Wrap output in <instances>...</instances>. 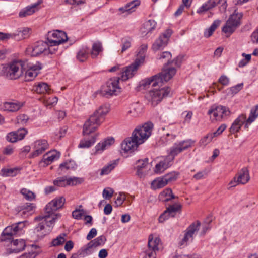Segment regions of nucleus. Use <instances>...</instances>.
Returning a JSON list of instances; mask_svg holds the SVG:
<instances>
[{"label": "nucleus", "instance_id": "4468645a", "mask_svg": "<svg viewBox=\"0 0 258 258\" xmlns=\"http://www.w3.org/2000/svg\"><path fill=\"white\" fill-rule=\"evenodd\" d=\"M68 39L67 34L59 30H55L52 32H49L47 34V40L51 46L58 45L66 42Z\"/></svg>", "mask_w": 258, "mask_h": 258}, {"label": "nucleus", "instance_id": "f704fd0d", "mask_svg": "<svg viewBox=\"0 0 258 258\" xmlns=\"http://www.w3.org/2000/svg\"><path fill=\"white\" fill-rule=\"evenodd\" d=\"M167 184L166 180L164 176L154 179L151 183V187L154 190H156L164 187Z\"/></svg>", "mask_w": 258, "mask_h": 258}, {"label": "nucleus", "instance_id": "0e129e2a", "mask_svg": "<svg viewBox=\"0 0 258 258\" xmlns=\"http://www.w3.org/2000/svg\"><path fill=\"white\" fill-rule=\"evenodd\" d=\"M83 214V210L76 209L73 211L72 216L74 218L79 220L81 219Z\"/></svg>", "mask_w": 258, "mask_h": 258}, {"label": "nucleus", "instance_id": "338daca9", "mask_svg": "<svg viewBox=\"0 0 258 258\" xmlns=\"http://www.w3.org/2000/svg\"><path fill=\"white\" fill-rule=\"evenodd\" d=\"M250 179L248 171L246 168L243 169V184L248 182Z\"/></svg>", "mask_w": 258, "mask_h": 258}, {"label": "nucleus", "instance_id": "5fc2aeb1", "mask_svg": "<svg viewBox=\"0 0 258 258\" xmlns=\"http://www.w3.org/2000/svg\"><path fill=\"white\" fill-rule=\"evenodd\" d=\"M242 182V174H239L238 177H234L233 179L229 183L230 187L228 189L231 187H235L238 184Z\"/></svg>", "mask_w": 258, "mask_h": 258}, {"label": "nucleus", "instance_id": "a878e982", "mask_svg": "<svg viewBox=\"0 0 258 258\" xmlns=\"http://www.w3.org/2000/svg\"><path fill=\"white\" fill-rule=\"evenodd\" d=\"M137 175L138 176L142 177L143 174L150 168V165L148 163V159L145 158L144 160H139L137 161Z\"/></svg>", "mask_w": 258, "mask_h": 258}, {"label": "nucleus", "instance_id": "8fccbe9b", "mask_svg": "<svg viewBox=\"0 0 258 258\" xmlns=\"http://www.w3.org/2000/svg\"><path fill=\"white\" fill-rule=\"evenodd\" d=\"M140 1L139 0H133L125 5L126 7L128 10V14L135 11V8L139 6Z\"/></svg>", "mask_w": 258, "mask_h": 258}, {"label": "nucleus", "instance_id": "e433bc0d", "mask_svg": "<svg viewBox=\"0 0 258 258\" xmlns=\"http://www.w3.org/2000/svg\"><path fill=\"white\" fill-rule=\"evenodd\" d=\"M33 90L36 92L37 93L44 94L49 93L50 89L47 83L40 82L33 86Z\"/></svg>", "mask_w": 258, "mask_h": 258}, {"label": "nucleus", "instance_id": "bf43d9fd", "mask_svg": "<svg viewBox=\"0 0 258 258\" xmlns=\"http://www.w3.org/2000/svg\"><path fill=\"white\" fill-rule=\"evenodd\" d=\"M17 119L18 123L24 124L27 122L29 117L25 114H21L17 117Z\"/></svg>", "mask_w": 258, "mask_h": 258}, {"label": "nucleus", "instance_id": "cd10ccee", "mask_svg": "<svg viewBox=\"0 0 258 258\" xmlns=\"http://www.w3.org/2000/svg\"><path fill=\"white\" fill-rule=\"evenodd\" d=\"M242 126V115H239L232 124L229 131L231 134L234 135L235 137H237V133L239 132Z\"/></svg>", "mask_w": 258, "mask_h": 258}, {"label": "nucleus", "instance_id": "37998d69", "mask_svg": "<svg viewBox=\"0 0 258 258\" xmlns=\"http://www.w3.org/2000/svg\"><path fill=\"white\" fill-rule=\"evenodd\" d=\"M21 194L26 200L29 201L33 200L35 197V194L32 191L26 188L22 189L21 190Z\"/></svg>", "mask_w": 258, "mask_h": 258}, {"label": "nucleus", "instance_id": "c03bdc74", "mask_svg": "<svg viewBox=\"0 0 258 258\" xmlns=\"http://www.w3.org/2000/svg\"><path fill=\"white\" fill-rule=\"evenodd\" d=\"M3 175L4 176H15L19 172L17 168L3 169L2 170Z\"/></svg>", "mask_w": 258, "mask_h": 258}, {"label": "nucleus", "instance_id": "f03ea898", "mask_svg": "<svg viewBox=\"0 0 258 258\" xmlns=\"http://www.w3.org/2000/svg\"><path fill=\"white\" fill-rule=\"evenodd\" d=\"M153 124L151 122L138 126L133 132L132 136L125 138L121 144V149L125 153L134 152L138 146L143 144L151 135Z\"/></svg>", "mask_w": 258, "mask_h": 258}, {"label": "nucleus", "instance_id": "4d7b16f0", "mask_svg": "<svg viewBox=\"0 0 258 258\" xmlns=\"http://www.w3.org/2000/svg\"><path fill=\"white\" fill-rule=\"evenodd\" d=\"M67 178L65 177H61L58 178L57 179L54 180L53 184L55 186L60 187L65 186L67 185Z\"/></svg>", "mask_w": 258, "mask_h": 258}, {"label": "nucleus", "instance_id": "4c0bfd02", "mask_svg": "<svg viewBox=\"0 0 258 258\" xmlns=\"http://www.w3.org/2000/svg\"><path fill=\"white\" fill-rule=\"evenodd\" d=\"M89 53V48L87 47H83L78 52L77 59L80 62H84L88 58Z\"/></svg>", "mask_w": 258, "mask_h": 258}, {"label": "nucleus", "instance_id": "c85d7f7f", "mask_svg": "<svg viewBox=\"0 0 258 258\" xmlns=\"http://www.w3.org/2000/svg\"><path fill=\"white\" fill-rule=\"evenodd\" d=\"M219 2V0L208 1L198 9L197 11V13L201 14L214 8L216 6L218 5Z\"/></svg>", "mask_w": 258, "mask_h": 258}, {"label": "nucleus", "instance_id": "f8f14e48", "mask_svg": "<svg viewBox=\"0 0 258 258\" xmlns=\"http://www.w3.org/2000/svg\"><path fill=\"white\" fill-rule=\"evenodd\" d=\"M241 17L242 13H238L236 10H235L233 14L230 15L225 25L223 27L222 32L229 34L233 33L237 27L240 25Z\"/></svg>", "mask_w": 258, "mask_h": 258}, {"label": "nucleus", "instance_id": "6ab92c4d", "mask_svg": "<svg viewBox=\"0 0 258 258\" xmlns=\"http://www.w3.org/2000/svg\"><path fill=\"white\" fill-rule=\"evenodd\" d=\"M49 147L47 141L45 139L38 140L33 143V152L31 154V157L34 158L42 154Z\"/></svg>", "mask_w": 258, "mask_h": 258}, {"label": "nucleus", "instance_id": "f3484780", "mask_svg": "<svg viewBox=\"0 0 258 258\" xmlns=\"http://www.w3.org/2000/svg\"><path fill=\"white\" fill-rule=\"evenodd\" d=\"M48 45L47 42L38 41L33 46L29 47L27 49V51L32 56H37L43 53L46 54H47Z\"/></svg>", "mask_w": 258, "mask_h": 258}, {"label": "nucleus", "instance_id": "dca6fc26", "mask_svg": "<svg viewBox=\"0 0 258 258\" xmlns=\"http://www.w3.org/2000/svg\"><path fill=\"white\" fill-rule=\"evenodd\" d=\"M200 225V222L197 221L196 223H193L187 228L183 238L179 243L180 246L186 245L188 242L192 241L194 235L199 230Z\"/></svg>", "mask_w": 258, "mask_h": 258}, {"label": "nucleus", "instance_id": "1a4fd4ad", "mask_svg": "<svg viewBox=\"0 0 258 258\" xmlns=\"http://www.w3.org/2000/svg\"><path fill=\"white\" fill-rule=\"evenodd\" d=\"M26 69L25 62L22 61H13L6 69V76L11 80L18 78Z\"/></svg>", "mask_w": 258, "mask_h": 258}, {"label": "nucleus", "instance_id": "6e6d98bb", "mask_svg": "<svg viewBox=\"0 0 258 258\" xmlns=\"http://www.w3.org/2000/svg\"><path fill=\"white\" fill-rule=\"evenodd\" d=\"M125 199V195L123 193H120L115 201L114 204L115 207H118L122 205Z\"/></svg>", "mask_w": 258, "mask_h": 258}, {"label": "nucleus", "instance_id": "de8ad7c7", "mask_svg": "<svg viewBox=\"0 0 258 258\" xmlns=\"http://www.w3.org/2000/svg\"><path fill=\"white\" fill-rule=\"evenodd\" d=\"M67 185H76L78 184L81 183L83 181V179L79 177H70L67 178Z\"/></svg>", "mask_w": 258, "mask_h": 258}, {"label": "nucleus", "instance_id": "680f3d73", "mask_svg": "<svg viewBox=\"0 0 258 258\" xmlns=\"http://www.w3.org/2000/svg\"><path fill=\"white\" fill-rule=\"evenodd\" d=\"M227 126L225 124H221L216 130V132L212 133V136L214 137H217V136L220 135L222 133V132L226 129Z\"/></svg>", "mask_w": 258, "mask_h": 258}, {"label": "nucleus", "instance_id": "7ed1b4c3", "mask_svg": "<svg viewBox=\"0 0 258 258\" xmlns=\"http://www.w3.org/2000/svg\"><path fill=\"white\" fill-rule=\"evenodd\" d=\"M108 111L107 105H102L96 110L85 121L83 126V135H89L94 132L103 122Z\"/></svg>", "mask_w": 258, "mask_h": 258}, {"label": "nucleus", "instance_id": "09e8293b", "mask_svg": "<svg viewBox=\"0 0 258 258\" xmlns=\"http://www.w3.org/2000/svg\"><path fill=\"white\" fill-rule=\"evenodd\" d=\"M65 234H62L59 235L56 238L54 239L51 242L52 245L53 246H57L62 245L65 241Z\"/></svg>", "mask_w": 258, "mask_h": 258}, {"label": "nucleus", "instance_id": "ea45409f", "mask_svg": "<svg viewBox=\"0 0 258 258\" xmlns=\"http://www.w3.org/2000/svg\"><path fill=\"white\" fill-rule=\"evenodd\" d=\"M171 54L170 52L168 51H165L162 52L161 54L160 57H159V59H167V62L165 64V66L163 67V70L164 69H169L170 68H173V67L171 68H167V66L171 64V61H170V59L171 58Z\"/></svg>", "mask_w": 258, "mask_h": 258}, {"label": "nucleus", "instance_id": "aec40b11", "mask_svg": "<svg viewBox=\"0 0 258 258\" xmlns=\"http://www.w3.org/2000/svg\"><path fill=\"white\" fill-rule=\"evenodd\" d=\"M181 209V205L177 203L169 206L159 216L158 218L159 222L160 223H163L166 220L168 219L169 217H174L175 215L176 212L180 210Z\"/></svg>", "mask_w": 258, "mask_h": 258}, {"label": "nucleus", "instance_id": "f257e3e1", "mask_svg": "<svg viewBox=\"0 0 258 258\" xmlns=\"http://www.w3.org/2000/svg\"><path fill=\"white\" fill-rule=\"evenodd\" d=\"M18 222L13 224L6 227L3 231L1 241H6L8 240L11 242V248L7 249L6 253L7 254L12 253H19L25 249L26 244L24 240H14V238L22 233L23 229L25 226V222Z\"/></svg>", "mask_w": 258, "mask_h": 258}, {"label": "nucleus", "instance_id": "423d86ee", "mask_svg": "<svg viewBox=\"0 0 258 258\" xmlns=\"http://www.w3.org/2000/svg\"><path fill=\"white\" fill-rule=\"evenodd\" d=\"M148 46L147 44H142L139 49L137 58L135 61L128 66L125 67V74L122 77L124 80L129 79L132 78L137 73L139 67L142 64L145 59V52L147 51Z\"/></svg>", "mask_w": 258, "mask_h": 258}, {"label": "nucleus", "instance_id": "774afa93", "mask_svg": "<svg viewBox=\"0 0 258 258\" xmlns=\"http://www.w3.org/2000/svg\"><path fill=\"white\" fill-rule=\"evenodd\" d=\"M251 40L253 43H258V28L251 35Z\"/></svg>", "mask_w": 258, "mask_h": 258}, {"label": "nucleus", "instance_id": "e2e57ef3", "mask_svg": "<svg viewBox=\"0 0 258 258\" xmlns=\"http://www.w3.org/2000/svg\"><path fill=\"white\" fill-rule=\"evenodd\" d=\"M218 82L223 86H227L229 83V79L225 75H222L218 79Z\"/></svg>", "mask_w": 258, "mask_h": 258}, {"label": "nucleus", "instance_id": "a211bd4d", "mask_svg": "<svg viewBox=\"0 0 258 258\" xmlns=\"http://www.w3.org/2000/svg\"><path fill=\"white\" fill-rule=\"evenodd\" d=\"M172 33V31L171 29H167L162 35H160L152 45L153 50L157 51L166 46Z\"/></svg>", "mask_w": 258, "mask_h": 258}, {"label": "nucleus", "instance_id": "6e6552de", "mask_svg": "<svg viewBox=\"0 0 258 258\" xmlns=\"http://www.w3.org/2000/svg\"><path fill=\"white\" fill-rule=\"evenodd\" d=\"M171 95V89L167 87L150 91L146 95V97L151 102L152 105L155 106L161 102L163 98Z\"/></svg>", "mask_w": 258, "mask_h": 258}, {"label": "nucleus", "instance_id": "c9c22d12", "mask_svg": "<svg viewBox=\"0 0 258 258\" xmlns=\"http://www.w3.org/2000/svg\"><path fill=\"white\" fill-rule=\"evenodd\" d=\"M103 48L102 44L100 42H96L93 44L92 50L90 52L92 58H96L102 52Z\"/></svg>", "mask_w": 258, "mask_h": 258}, {"label": "nucleus", "instance_id": "4be33fe9", "mask_svg": "<svg viewBox=\"0 0 258 258\" xmlns=\"http://www.w3.org/2000/svg\"><path fill=\"white\" fill-rule=\"evenodd\" d=\"M258 117V104L252 107L250 111L248 117L246 119L245 115L243 114V119L245 120L243 121V125L244 130L247 131H249V128L252 123H253Z\"/></svg>", "mask_w": 258, "mask_h": 258}, {"label": "nucleus", "instance_id": "2f4dec72", "mask_svg": "<svg viewBox=\"0 0 258 258\" xmlns=\"http://www.w3.org/2000/svg\"><path fill=\"white\" fill-rule=\"evenodd\" d=\"M156 25V22L153 20H149L145 22L141 28L142 33L148 34L155 29Z\"/></svg>", "mask_w": 258, "mask_h": 258}, {"label": "nucleus", "instance_id": "393cba45", "mask_svg": "<svg viewBox=\"0 0 258 258\" xmlns=\"http://www.w3.org/2000/svg\"><path fill=\"white\" fill-rule=\"evenodd\" d=\"M172 161L167 156L157 163L155 167L154 172L161 173L172 165Z\"/></svg>", "mask_w": 258, "mask_h": 258}, {"label": "nucleus", "instance_id": "13d9d810", "mask_svg": "<svg viewBox=\"0 0 258 258\" xmlns=\"http://www.w3.org/2000/svg\"><path fill=\"white\" fill-rule=\"evenodd\" d=\"M113 190L112 188H105L102 193L103 197L105 199H109L112 197Z\"/></svg>", "mask_w": 258, "mask_h": 258}, {"label": "nucleus", "instance_id": "69168bd1", "mask_svg": "<svg viewBox=\"0 0 258 258\" xmlns=\"http://www.w3.org/2000/svg\"><path fill=\"white\" fill-rule=\"evenodd\" d=\"M127 114L131 116L136 117L138 116L139 110L135 107V105H132L131 109L128 111Z\"/></svg>", "mask_w": 258, "mask_h": 258}, {"label": "nucleus", "instance_id": "b1692460", "mask_svg": "<svg viewBox=\"0 0 258 258\" xmlns=\"http://www.w3.org/2000/svg\"><path fill=\"white\" fill-rule=\"evenodd\" d=\"M60 157V154L56 151H51L48 152L43 156V158L40 162V164H44V166H47L55 160L58 159Z\"/></svg>", "mask_w": 258, "mask_h": 258}, {"label": "nucleus", "instance_id": "9d476101", "mask_svg": "<svg viewBox=\"0 0 258 258\" xmlns=\"http://www.w3.org/2000/svg\"><path fill=\"white\" fill-rule=\"evenodd\" d=\"M231 112L228 107L222 105H213L208 111V114H213V118L210 116L212 121H221L226 119L230 116Z\"/></svg>", "mask_w": 258, "mask_h": 258}, {"label": "nucleus", "instance_id": "20e7f679", "mask_svg": "<svg viewBox=\"0 0 258 258\" xmlns=\"http://www.w3.org/2000/svg\"><path fill=\"white\" fill-rule=\"evenodd\" d=\"M176 72L175 68L164 69L161 73L141 81L140 83V86L145 89L147 88L150 85L153 87L162 86L164 83L171 79Z\"/></svg>", "mask_w": 258, "mask_h": 258}, {"label": "nucleus", "instance_id": "9b49d317", "mask_svg": "<svg viewBox=\"0 0 258 258\" xmlns=\"http://www.w3.org/2000/svg\"><path fill=\"white\" fill-rule=\"evenodd\" d=\"M194 143L195 141L191 139H187L175 143L170 148L169 154L167 156L173 161L176 156L191 147Z\"/></svg>", "mask_w": 258, "mask_h": 258}, {"label": "nucleus", "instance_id": "a18cd8bd", "mask_svg": "<svg viewBox=\"0 0 258 258\" xmlns=\"http://www.w3.org/2000/svg\"><path fill=\"white\" fill-rule=\"evenodd\" d=\"M116 165V161H113L112 163L109 164L104 166L101 170L100 175H106L109 174L112 170H113Z\"/></svg>", "mask_w": 258, "mask_h": 258}, {"label": "nucleus", "instance_id": "0eeeda50", "mask_svg": "<svg viewBox=\"0 0 258 258\" xmlns=\"http://www.w3.org/2000/svg\"><path fill=\"white\" fill-rule=\"evenodd\" d=\"M125 68L121 72V75L120 77H113L110 79L101 89V93L103 96L108 97L113 95H116L117 93L120 92V88L119 86V80L126 81L128 79L124 80L122 79V75L125 73Z\"/></svg>", "mask_w": 258, "mask_h": 258}, {"label": "nucleus", "instance_id": "7c9ffc66", "mask_svg": "<svg viewBox=\"0 0 258 258\" xmlns=\"http://www.w3.org/2000/svg\"><path fill=\"white\" fill-rule=\"evenodd\" d=\"M176 197L172 194L170 188H166L162 191L159 195V199L160 201L166 202L175 199Z\"/></svg>", "mask_w": 258, "mask_h": 258}, {"label": "nucleus", "instance_id": "412c9836", "mask_svg": "<svg viewBox=\"0 0 258 258\" xmlns=\"http://www.w3.org/2000/svg\"><path fill=\"white\" fill-rule=\"evenodd\" d=\"M23 105V103L18 101L5 102L0 105V109L8 112H15L20 109Z\"/></svg>", "mask_w": 258, "mask_h": 258}, {"label": "nucleus", "instance_id": "2eb2a0df", "mask_svg": "<svg viewBox=\"0 0 258 258\" xmlns=\"http://www.w3.org/2000/svg\"><path fill=\"white\" fill-rule=\"evenodd\" d=\"M65 198L63 197L56 198L49 203H48L45 208V212L46 215H49L50 217L54 216V212L61 208L65 203Z\"/></svg>", "mask_w": 258, "mask_h": 258}, {"label": "nucleus", "instance_id": "49530a36", "mask_svg": "<svg viewBox=\"0 0 258 258\" xmlns=\"http://www.w3.org/2000/svg\"><path fill=\"white\" fill-rule=\"evenodd\" d=\"M122 49L121 52L123 53L128 49L131 46V38L130 37H124L121 39Z\"/></svg>", "mask_w": 258, "mask_h": 258}, {"label": "nucleus", "instance_id": "58836bf2", "mask_svg": "<svg viewBox=\"0 0 258 258\" xmlns=\"http://www.w3.org/2000/svg\"><path fill=\"white\" fill-rule=\"evenodd\" d=\"M94 247L93 244L90 241L86 245L82 247L80 250V253L82 254V257H84L92 253V248Z\"/></svg>", "mask_w": 258, "mask_h": 258}, {"label": "nucleus", "instance_id": "72a5a7b5", "mask_svg": "<svg viewBox=\"0 0 258 258\" xmlns=\"http://www.w3.org/2000/svg\"><path fill=\"white\" fill-rule=\"evenodd\" d=\"M30 29L28 28H23L17 30L13 33V36L15 39L20 40L27 38L29 35Z\"/></svg>", "mask_w": 258, "mask_h": 258}, {"label": "nucleus", "instance_id": "c756f323", "mask_svg": "<svg viewBox=\"0 0 258 258\" xmlns=\"http://www.w3.org/2000/svg\"><path fill=\"white\" fill-rule=\"evenodd\" d=\"M114 139L109 137L105 139L102 142L99 143L95 147L96 152L102 151L113 144Z\"/></svg>", "mask_w": 258, "mask_h": 258}, {"label": "nucleus", "instance_id": "5701e85b", "mask_svg": "<svg viewBox=\"0 0 258 258\" xmlns=\"http://www.w3.org/2000/svg\"><path fill=\"white\" fill-rule=\"evenodd\" d=\"M27 131L24 128L12 132L7 136V139L10 142L14 143L18 140H21L25 137Z\"/></svg>", "mask_w": 258, "mask_h": 258}, {"label": "nucleus", "instance_id": "79ce46f5", "mask_svg": "<svg viewBox=\"0 0 258 258\" xmlns=\"http://www.w3.org/2000/svg\"><path fill=\"white\" fill-rule=\"evenodd\" d=\"M95 136L92 137L91 139L87 140H82L78 145L79 148H89L93 145L95 142Z\"/></svg>", "mask_w": 258, "mask_h": 258}, {"label": "nucleus", "instance_id": "473e14b6", "mask_svg": "<svg viewBox=\"0 0 258 258\" xmlns=\"http://www.w3.org/2000/svg\"><path fill=\"white\" fill-rule=\"evenodd\" d=\"M38 3L34 4L31 6L26 7L24 9L22 10L19 13L20 17H25L27 16L31 15L37 11Z\"/></svg>", "mask_w": 258, "mask_h": 258}, {"label": "nucleus", "instance_id": "603ef678", "mask_svg": "<svg viewBox=\"0 0 258 258\" xmlns=\"http://www.w3.org/2000/svg\"><path fill=\"white\" fill-rule=\"evenodd\" d=\"M178 176V173L175 172H173L166 174L164 176V177L165 178L168 184L170 182L175 180L177 178Z\"/></svg>", "mask_w": 258, "mask_h": 258}, {"label": "nucleus", "instance_id": "39448f33", "mask_svg": "<svg viewBox=\"0 0 258 258\" xmlns=\"http://www.w3.org/2000/svg\"><path fill=\"white\" fill-rule=\"evenodd\" d=\"M60 217L61 214L57 213L54 214L52 217L46 215L35 217V221L39 222V223L35 228V232L41 237H43L49 234L54 226L56 220Z\"/></svg>", "mask_w": 258, "mask_h": 258}, {"label": "nucleus", "instance_id": "a19ab883", "mask_svg": "<svg viewBox=\"0 0 258 258\" xmlns=\"http://www.w3.org/2000/svg\"><path fill=\"white\" fill-rule=\"evenodd\" d=\"M242 89V83L238 84L234 86L229 88L226 90L228 96H234Z\"/></svg>", "mask_w": 258, "mask_h": 258}, {"label": "nucleus", "instance_id": "bb28decb", "mask_svg": "<svg viewBox=\"0 0 258 258\" xmlns=\"http://www.w3.org/2000/svg\"><path fill=\"white\" fill-rule=\"evenodd\" d=\"M41 69L39 66H30L25 71V81H30L33 80L38 74V71Z\"/></svg>", "mask_w": 258, "mask_h": 258}, {"label": "nucleus", "instance_id": "864d4df0", "mask_svg": "<svg viewBox=\"0 0 258 258\" xmlns=\"http://www.w3.org/2000/svg\"><path fill=\"white\" fill-rule=\"evenodd\" d=\"M75 165V163L74 161H66L63 163H62L59 165V168L62 170H69L70 169H72L74 168Z\"/></svg>", "mask_w": 258, "mask_h": 258}, {"label": "nucleus", "instance_id": "3c124183", "mask_svg": "<svg viewBox=\"0 0 258 258\" xmlns=\"http://www.w3.org/2000/svg\"><path fill=\"white\" fill-rule=\"evenodd\" d=\"M106 240V239L105 237L103 235H101L94 239V240H91V242H92V243L93 244L94 247H96L98 246L103 244Z\"/></svg>", "mask_w": 258, "mask_h": 258}, {"label": "nucleus", "instance_id": "ddd939ff", "mask_svg": "<svg viewBox=\"0 0 258 258\" xmlns=\"http://www.w3.org/2000/svg\"><path fill=\"white\" fill-rule=\"evenodd\" d=\"M160 239L158 237L153 238L151 235L149 237L148 249L141 253L142 258H156V252L158 251V245Z\"/></svg>", "mask_w": 258, "mask_h": 258}, {"label": "nucleus", "instance_id": "052dcab7", "mask_svg": "<svg viewBox=\"0 0 258 258\" xmlns=\"http://www.w3.org/2000/svg\"><path fill=\"white\" fill-rule=\"evenodd\" d=\"M213 138L214 137L212 136V133H209L201 139V142L203 144L206 145L210 143Z\"/></svg>", "mask_w": 258, "mask_h": 258}]
</instances>
